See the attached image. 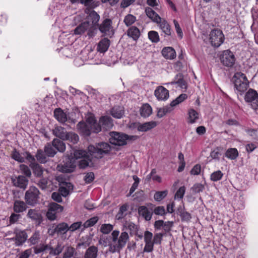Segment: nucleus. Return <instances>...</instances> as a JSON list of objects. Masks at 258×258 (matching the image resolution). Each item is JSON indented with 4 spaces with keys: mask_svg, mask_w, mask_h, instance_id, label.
<instances>
[{
    "mask_svg": "<svg viewBox=\"0 0 258 258\" xmlns=\"http://www.w3.org/2000/svg\"><path fill=\"white\" fill-rule=\"evenodd\" d=\"M27 217L34 221L37 225H40L43 221V217L39 209H31L29 210Z\"/></svg>",
    "mask_w": 258,
    "mask_h": 258,
    "instance_id": "f8f14e48",
    "label": "nucleus"
},
{
    "mask_svg": "<svg viewBox=\"0 0 258 258\" xmlns=\"http://www.w3.org/2000/svg\"><path fill=\"white\" fill-rule=\"evenodd\" d=\"M40 238L39 231H35L30 238L28 239V242H30L32 245H35L38 242Z\"/></svg>",
    "mask_w": 258,
    "mask_h": 258,
    "instance_id": "de8ad7c7",
    "label": "nucleus"
},
{
    "mask_svg": "<svg viewBox=\"0 0 258 258\" xmlns=\"http://www.w3.org/2000/svg\"><path fill=\"white\" fill-rule=\"evenodd\" d=\"M148 38L154 43H157L160 40L158 33L155 31H150L148 32Z\"/></svg>",
    "mask_w": 258,
    "mask_h": 258,
    "instance_id": "603ef678",
    "label": "nucleus"
},
{
    "mask_svg": "<svg viewBox=\"0 0 258 258\" xmlns=\"http://www.w3.org/2000/svg\"><path fill=\"white\" fill-rule=\"evenodd\" d=\"M178 87L181 89L183 92L185 91L187 87V84L183 75L180 74H178Z\"/></svg>",
    "mask_w": 258,
    "mask_h": 258,
    "instance_id": "a18cd8bd",
    "label": "nucleus"
},
{
    "mask_svg": "<svg viewBox=\"0 0 258 258\" xmlns=\"http://www.w3.org/2000/svg\"><path fill=\"white\" fill-rule=\"evenodd\" d=\"M20 169L22 173L27 177H30L31 175V172L28 166L22 164L20 165Z\"/></svg>",
    "mask_w": 258,
    "mask_h": 258,
    "instance_id": "774afa93",
    "label": "nucleus"
},
{
    "mask_svg": "<svg viewBox=\"0 0 258 258\" xmlns=\"http://www.w3.org/2000/svg\"><path fill=\"white\" fill-rule=\"evenodd\" d=\"M76 252V249L70 246H68L63 254V258H72Z\"/></svg>",
    "mask_w": 258,
    "mask_h": 258,
    "instance_id": "49530a36",
    "label": "nucleus"
},
{
    "mask_svg": "<svg viewBox=\"0 0 258 258\" xmlns=\"http://www.w3.org/2000/svg\"><path fill=\"white\" fill-rule=\"evenodd\" d=\"M85 123L88 124V125L91 126L92 127L95 129L93 130L94 133H98L101 131L100 125L93 116H89L88 117Z\"/></svg>",
    "mask_w": 258,
    "mask_h": 258,
    "instance_id": "473e14b6",
    "label": "nucleus"
},
{
    "mask_svg": "<svg viewBox=\"0 0 258 258\" xmlns=\"http://www.w3.org/2000/svg\"><path fill=\"white\" fill-rule=\"evenodd\" d=\"M136 17L132 14H127L124 17L123 22L127 27L131 26L136 21Z\"/></svg>",
    "mask_w": 258,
    "mask_h": 258,
    "instance_id": "c03bdc74",
    "label": "nucleus"
},
{
    "mask_svg": "<svg viewBox=\"0 0 258 258\" xmlns=\"http://www.w3.org/2000/svg\"><path fill=\"white\" fill-rule=\"evenodd\" d=\"M167 190L156 191L154 196V200L156 201L160 202L162 201L167 195Z\"/></svg>",
    "mask_w": 258,
    "mask_h": 258,
    "instance_id": "09e8293b",
    "label": "nucleus"
},
{
    "mask_svg": "<svg viewBox=\"0 0 258 258\" xmlns=\"http://www.w3.org/2000/svg\"><path fill=\"white\" fill-rule=\"evenodd\" d=\"M88 150L89 155L79 161L80 168L84 169L88 166L98 167L99 160L110 151L111 147L107 143L100 142L95 145H89Z\"/></svg>",
    "mask_w": 258,
    "mask_h": 258,
    "instance_id": "f257e3e1",
    "label": "nucleus"
},
{
    "mask_svg": "<svg viewBox=\"0 0 258 258\" xmlns=\"http://www.w3.org/2000/svg\"><path fill=\"white\" fill-rule=\"evenodd\" d=\"M160 29L162 30V32L164 33V34L166 35H170L171 34V28L170 26L167 22L166 20L164 19H161V21L159 22V23H157Z\"/></svg>",
    "mask_w": 258,
    "mask_h": 258,
    "instance_id": "f704fd0d",
    "label": "nucleus"
},
{
    "mask_svg": "<svg viewBox=\"0 0 258 258\" xmlns=\"http://www.w3.org/2000/svg\"><path fill=\"white\" fill-rule=\"evenodd\" d=\"M64 246L62 245L61 242H57L56 246L53 248L51 246V249L49 251V254L52 255H57L59 254L63 250Z\"/></svg>",
    "mask_w": 258,
    "mask_h": 258,
    "instance_id": "79ce46f5",
    "label": "nucleus"
},
{
    "mask_svg": "<svg viewBox=\"0 0 258 258\" xmlns=\"http://www.w3.org/2000/svg\"><path fill=\"white\" fill-rule=\"evenodd\" d=\"M140 113L142 117H148L152 113V108L148 103L143 104L140 107Z\"/></svg>",
    "mask_w": 258,
    "mask_h": 258,
    "instance_id": "c756f323",
    "label": "nucleus"
},
{
    "mask_svg": "<svg viewBox=\"0 0 258 258\" xmlns=\"http://www.w3.org/2000/svg\"><path fill=\"white\" fill-rule=\"evenodd\" d=\"M23 155L24 156V159L26 158V159L30 163V166L31 167L32 165L33 164H36L35 163V158L34 156L32 155L29 152H25L23 153Z\"/></svg>",
    "mask_w": 258,
    "mask_h": 258,
    "instance_id": "052dcab7",
    "label": "nucleus"
},
{
    "mask_svg": "<svg viewBox=\"0 0 258 258\" xmlns=\"http://www.w3.org/2000/svg\"><path fill=\"white\" fill-rule=\"evenodd\" d=\"M52 145L58 152L63 153L66 149V144L63 141L57 138H54L51 142Z\"/></svg>",
    "mask_w": 258,
    "mask_h": 258,
    "instance_id": "393cba45",
    "label": "nucleus"
},
{
    "mask_svg": "<svg viewBox=\"0 0 258 258\" xmlns=\"http://www.w3.org/2000/svg\"><path fill=\"white\" fill-rule=\"evenodd\" d=\"M127 35L134 40H137L141 35L140 30L136 26H131L127 31Z\"/></svg>",
    "mask_w": 258,
    "mask_h": 258,
    "instance_id": "7c9ffc66",
    "label": "nucleus"
},
{
    "mask_svg": "<svg viewBox=\"0 0 258 258\" xmlns=\"http://www.w3.org/2000/svg\"><path fill=\"white\" fill-rule=\"evenodd\" d=\"M139 214L144 217L146 221H150L153 215V211L149 210L146 206H141L138 209Z\"/></svg>",
    "mask_w": 258,
    "mask_h": 258,
    "instance_id": "5701e85b",
    "label": "nucleus"
},
{
    "mask_svg": "<svg viewBox=\"0 0 258 258\" xmlns=\"http://www.w3.org/2000/svg\"><path fill=\"white\" fill-rule=\"evenodd\" d=\"M178 160L180 161L178 166V172L182 171L185 166V162L184 160V155L181 153L178 154Z\"/></svg>",
    "mask_w": 258,
    "mask_h": 258,
    "instance_id": "680f3d73",
    "label": "nucleus"
},
{
    "mask_svg": "<svg viewBox=\"0 0 258 258\" xmlns=\"http://www.w3.org/2000/svg\"><path fill=\"white\" fill-rule=\"evenodd\" d=\"M86 238L87 240L85 241L83 240L84 237H82L80 239V242H79L77 245V247L78 248L80 247L81 246H83L84 248H86L87 247L89 246V245L91 244V240L88 236H87Z\"/></svg>",
    "mask_w": 258,
    "mask_h": 258,
    "instance_id": "bf43d9fd",
    "label": "nucleus"
},
{
    "mask_svg": "<svg viewBox=\"0 0 258 258\" xmlns=\"http://www.w3.org/2000/svg\"><path fill=\"white\" fill-rule=\"evenodd\" d=\"M110 45V40L106 38L102 39L98 44L97 50L101 53L106 52Z\"/></svg>",
    "mask_w": 258,
    "mask_h": 258,
    "instance_id": "72a5a7b5",
    "label": "nucleus"
},
{
    "mask_svg": "<svg viewBox=\"0 0 258 258\" xmlns=\"http://www.w3.org/2000/svg\"><path fill=\"white\" fill-rule=\"evenodd\" d=\"M56 234L58 235H63L69 230V225L65 222H61L55 224Z\"/></svg>",
    "mask_w": 258,
    "mask_h": 258,
    "instance_id": "c9c22d12",
    "label": "nucleus"
},
{
    "mask_svg": "<svg viewBox=\"0 0 258 258\" xmlns=\"http://www.w3.org/2000/svg\"><path fill=\"white\" fill-rule=\"evenodd\" d=\"M15 236L12 238V240L15 241V244L17 246L22 245L26 241L28 235L25 230H16L14 231Z\"/></svg>",
    "mask_w": 258,
    "mask_h": 258,
    "instance_id": "9b49d317",
    "label": "nucleus"
},
{
    "mask_svg": "<svg viewBox=\"0 0 258 258\" xmlns=\"http://www.w3.org/2000/svg\"><path fill=\"white\" fill-rule=\"evenodd\" d=\"M109 142L114 145L123 146L127 144V141H135L138 138L137 136H128L123 133L112 132L109 133Z\"/></svg>",
    "mask_w": 258,
    "mask_h": 258,
    "instance_id": "7ed1b4c3",
    "label": "nucleus"
},
{
    "mask_svg": "<svg viewBox=\"0 0 258 258\" xmlns=\"http://www.w3.org/2000/svg\"><path fill=\"white\" fill-rule=\"evenodd\" d=\"M77 127L83 135L86 136H89L92 133H94L93 130H95L84 121H80L77 124Z\"/></svg>",
    "mask_w": 258,
    "mask_h": 258,
    "instance_id": "a211bd4d",
    "label": "nucleus"
},
{
    "mask_svg": "<svg viewBox=\"0 0 258 258\" xmlns=\"http://www.w3.org/2000/svg\"><path fill=\"white\" fill-rule=\"evenodd\" d=\"M100 31L106 35L109 34L110 30L112 29V21L110 19H105L100 25L98 24Z\"/></svg>",
    "mask_w": 258,
    "mask_h": 258,
    "instance_id": "6ab92c4d",
    "label": "nucleus"
},
{
    "mask_svg": "<svg viewBox=\"0 0 258 258\" xmlns=\"http://www.w3.org/2000/svg\"><path fill=\"white\" fill-rule=\"evenodd\" d=\"M54 116L57 120L61 123H64L68 119L66 113L60 108L54 109Z\"/></svg>",
    "mask_w": 258,
    "mask_h": 258,
    "instance_id": "cd10ccee",
    "label": "nucleus"
},
{
    "mask_svg": "<svg viewBox=\"0 0 258 258\" xmlns=\"http://www.w3.org/2000/svg\"><path fill=\"white\" fill-rule=\"evenodd\" d=\"M146 15L155 23H159L161 21V18L151 8L147 7L145 9Z\"/></svg>",
    "mask_w": 258,
    "mask_h": 258,
    "instance_id": "c85d7f7f",
    "label": "nucleus"
},
{
    "mask_svg": "<svg viewBox=\"0 0 258 258\" xmlns=\"http://www.w3.org/2000/svg\"><path fill=\"white\" fill-rule=\"evenodd\" d=\"M63 210V207L61 205L56 203H51L48 206L46 217L50 221L56 220L57 218V215L62 212Z\"/></svg>",
    "mask_w": 258,
    "mask_h": 258,
    "instance_id": "0eeeda50",
    "label": "nucleus"
},
{
    "mask_svg": "<svg viewBox=\"0 0 258 258\" xmlns=\"http://www.w3.org/2000/svg\"><path fill=\"white\" fill-rule=\"evenodd\" d=\"M85 13L88 14L87 18L92 22L91 26H93L96 28V26H98V21L100 19L99 15L94 10L90 8H87L85 10Z\"/></svg>",
    "mask_w": 258,
    "mask_h": 258,
    "instance_id": "4468645a",
    "label": "nucleus"
},
{
    "mask_svg": "<svg viewBox=\"0 0 258 258\" xmlns=\"http://www.w3.org/2000/svg\"><path fill=\"white\" fill-rule=\"evenodd\" d=\"M98 248L95 245L90 246L87 248L84 255V258H97Z\"/></svg>",
    "mask_w": 258,
    "mask_h": 258,
    "instance_id": "a878e982",
    "label": "nucleus"
},
{
    "mask_svg": "<svg viewBox=\"0 0 258 258\" xmlns=\"http://www.w3.org/2000/svg\"><path fill=\"white\" fill-rule=\"evenodd\" d=\"M224 36L220 30L214 29L210 34V40L212 46L218 47L223 43Z\"/></svg>",
    "mask_w": 258,
    "mask_h": 258,
    "instance_id": "1a4fd4ad",
    "label": "nucleus"
},
{
    "mask_svg": "<svg viewBox=\"0 0 258 258\" xmlns=\"http://www.w3.org/2000/svg\"><path fill=\"white\" fill-rule=\"evenodd\" d=\"M40 192L35 186H30L25 194L26 203L30 206H34L39 203Z\"/></svg>",
    "mask_w": 258,
    "mask_h": 258,
    "instance_id": "423d86ee",
    "label": "nucleus"
},
{
    "mask_svg": "<svg viewBox=\"0 0 258 258\" xmlns=\"http://www.w3.org/2000/svg\"><path fill=\"white\" fill-rule=\"evenodd\" d=\"M154 95L158 100H165L169 98V91L164 87L160 86L155 89Z\"/></svg>",
    "mask_w": 258,
    "mask_h": 258,
    "instance_id": "2eb2a0df",
    "label": "nucleus"
},
{
    "mask_svg": "<svg viewBox=\"0 0 258 258\" xmlns=\"http://www.w3.org/2000/svg\"><path fill=\"white\" fill-rule=\"evenodd\" d=\"M52 134L56 137V138L64 141L66 139L68 132L66 129L61 126H56L52 130Z\"/></svg>",
    "mask_w": 258,
    "mask_h": 258,
    "instance_id": "412c9836",
    "label": "nucleus"
},
{
    "mask_svg": "<svg viewBox=\"0 0 258 258\" xmlns=\"http://www.w3.org/2000/svg\"><path fill=\"white\" fill-rule=\"evenodd\" d=\"M162 55L166 59H172L176 57V51L171 47H165L162 50Z\"/></svg>",
    "mask_w": 258,
    "mask_h": 258,
    "instance_id": "2f4dec72",
    "label": "nucleus"
},
{
    "mask_svg": "<svg viewBox=\"0 0 258 258\" xmlns=\"http://www.w3.org/2000/svg\"><path fill=\"white\" fill-rule=\"evenodd\" d=\"M182 69L183 71L187 70V64L186 61L183 59L182 56H178V70Z\"/></svg>",
    "mask_w": 258,
    "mask_h": 258,
    "instance_id": "e2e57ef3",
    "label": "nucleus"
},
{
    "mask_svg": "<svg viewBox=\"0 0 258 258\" xmlns=\"http://www.w3.org/2000/svg\"><path fill=\"white\" fill-rule=\"evenodd\" d=\"M225 155L229 159L235 160L238 156V152L236 148H229L226 151Z\"/></svg>",
    "mask_w": 258,
    "mask_h": 258,
    "instance_id": "58836bf2",
    "label": "nucleus"
},
{
    "mask_svg": "<svg viewBox=\"0 0 258 258\" xmlns=\"http://www.w3.org/2000/svg\"><path fill=\"white\" fill-rule=\"evenodd\" d=\"M158 124L157 122L155 121H151L144 123H139L137 128L138 131L146 132L155 127Z\"/></svg>",
    "mask_w": 258,
    "mask_h": 258,
    "instance_id": "aec40b11",
    "label": "nucleus"
},
{
    "mask_svg": "<svg viewBox=\"0 0 258 258\" xmlns=\"http://www.w3.org/2000/svg\"><path fill=\"white\" fill-rule=\"evenodd\" d=\"M44 151L47 156L49 157H53L57 153L52 145V143H47L44 148Z\"/></svg>",
    "mask_w": 258,
    "mask_h": 258,
    "instance_id": "4c0bfd02",
    "label": "nucleus"
},
{
    "mask_svg": "<svg viewBox=\"0 0 258 258\" xmlns=\"http://www.w3.org/2000/svg\"><path fill=\"white\" fill-rule=\"evenodd\" d=\"M12 157L15 160L20 163H23L25 162L24 156L23 155L22 156L21 154L17 152L16 150L13 152L12 154Z\"/></svg>",
    "mask_w": 258,
    "mask_h": 258,
    "instance_id": "13d9d810",
    "label": "nucleus"
},
{
    "mask_svg": "<svg viewBox=\"0 0 258 258\" xmlns=\"http://www.w3.org/2000/svg\"><path fill=\"white\" fill-rule=\"evenodd\" d=\"M257 99L258 93L252 89H249L244 96V100L247 102L254 103V101H257Z\"/></svg>",
    "mask_w": 258,
    "mask_h": 258,
    "instance_id": "bb28decb",
    "label": "nucleus"
},
{
    "mask_svg": "<svg viewBox=\"0 0 258 258\" xmlns=\"http://www.w3.org/2000/svg\"><path fill=\"white\" fill-rule=\"evenodd\" d=\"M178 213H180V216L182 221H188L191 219V215L188 212L178 209Z\"/></svg>",
    "mask_w": 258,
    "mask_h": 258,
    "instance_id": "4d7b16f0",
    "label": "nucleus"
},
{
    "mask_svg": "<svg viewBox=\"0 0 258 258\" xmlns=\"http://www.w3.org/2000/svg\"><path fill=\"white\" fill-rule=\"evenodd\" d=\"M73 185L70 182H62L60 184L58 191L62 196L66 197L69 195L70 191L73 189Z\"/></svg>",
    "mask_w": 258,
    "mask_h": 258,
    "instance_id": "4be33fe9",
    "label": "nucleus"
},
{
    "mask_svg": "<svg viewBox=\"0 0 258 258\" xmlns=\"http://www.w3.org/2000/svg\"><path fill=\"white\" fill-rule=\"evenodd\" d=\"M110 114L114 118H121L124 114V111L120 106H114L111 109Z\"/></svg>",
    "mask_w": 258,
    "mask_h": 258,
    "instance_id": "e433bc0d",
    "label": "nucleus"
},
{
    "mask_svg": "<svg viewBox=\"0 0 258 258\" xmlns=\"http://www.w3.org/2000/svg\"><path fill=\"white\" fill-rule=\"evenodd\" d=\"M27 203L22 201L16 200L14 202L13 210L16 213H22L27 208Z\"/></svg>",
    "mask_w": 258,
    "mask_h": 258,
    "instance_id": "b1692460",
    "label": "nucleus"
},
{
    "mask_svg": "<svg viewBox=\"0 0 258 258\" xmlns=\"http://www.w3.org/2000/svg\"><path fill=\"white\" fill-rule=\"evenodd\" d=\"M133 178V179L134 180L135 182L133 184L132 187L130 188V195H132L135 191V190L137 188L139 181H140V179L137 176L134 175Z\"/></svg>",
    "mask_w": 258,
    "mask_h": 258,
    "instance_id": "69168bd1",
    "label": "nucleus"
},
{
    "mask_svg": "<svg viewBox=\"0 0 258 258\" xmlns=\"http://www.w3.org/2000/svg\"><path fill=\"white\" fill-rule=\"evenodd\" d=\"M98 221V217L95 216L87 220L83 224L85 228H88L94 226Z\"/></svg>",
    "mask_w": 258,
    "mask_h": 258,
    "instance_id": "864d4df0",
    "label": "nucleus"
},
{
    "mask_svg": "<svg viewBox=\"0 0 258 258\" xmlns=\"http://www.w3.org/2000/svg\"><path fill=\"white\" fill-rule=\"evenodd\" d=\"M153 212L157 215L163 216L166 214V211L163 206H158L154 208Z\"/></svg>",
    "mask_w": 258,
    "mask_h": 258,
    "instance_id": "338daca9",
    "label": "nucleus"
},
{
    "mask_svg": "<svg viewBox=\"0 0 258 258\" xmlns=\"http://www.w3.org/2000/svg\"><path fill=\"white\" fill-rule=\"evenodd\" d=\"M35 176L41 177L43 174V170L42 167L38 163L33 164L31 167Z\"/></svg>",
    "mask_w": 258,
    "mask_h": 258,
    "instance_id": "37998d69",
    "label": "nucleus"
},
{
    "mask_svg": "<svg viewBox=\"0 0 258 258\" xmlns=\"http://www.w3.org/2000/svg\"><path fill=\"white\" fill-rule=\"evenodd\" d=\"M98 124L100 125L101 130L110 129L113 125L112 118L108 116H102L100 118Z\"/></svg>",
    "mask_w": 258,
    "mask_h": 258,
    "instance_id": "f3484780",
    "label": "nucleus"
},
{
    "mask_svg": "<svg viewBox=\"0 0 258 258\" xmlns=\"http://www.w3.org/2000/svg\"><path fill=\"white\" fill-rule=\"evenodd\" d=\"M113 226L110 224H103L101 226L100 231L105 234H108L113 229Z\"/></svg>",
    "mask_w": 258,
    "mask_h": 258,
    "instance_id": "5fc2aeb1",
    "label": "nucleus"
},
{
    "mask_svg": "<svg viewBox=\"0 0 258 258\" xmlns=\"http://www.w3.org/2000/svg\"><path fill=\"white\" fill-rule=\"evenodd\" d=\"M51 249V245L50 244H42L39 247H34V252L35 253L38 254L41 252H44L46 250L50 251Z\"/></svg>",
    "mask_w": 258,
    "mask_h": 258,
    "instance_id": "3c124183",
    "label": "nucleus"
},
{
    "mask_svg": "<svg viewBox=\"0 0 258 258\" xmlns=\"http://www.w3.org/2000/svg\"><path fill=\"white\" fill-rule=\"evenodd\" d=\"M220 59L222 64L227 67H232L236 60L233 53L228 49L222 51L220 55Z\"/></svg>",
    "mask_w": 258,
    "mask_h": 258,
    "instance_id": "6e6552de",
    "label": "nucleus"
},
{
    "mask_svg": "<svg viewBox=\"0 0 258 258\" xmlns=\"http://www.w3.org/2000/svg\"><path fill=\"white\" fill-rule=\"evenodd\" d=\"M66 136V139H64V141H69L73 144H77L79 140L78 135L72 132H68Z\"/></svg>",
    "mask_w": 258,
    "mask_h": 258,
    "instance_id": "ea45409f",
    "label": "nucleus"
},
{
    "mask_svg": "<svg viewBox=\"0 0 258 258\" xmlns=\"http://www.w3.org/2000/svg\"><path fill=\"white\" fill-rule=\"evenodd\" d=\"M76 167V163L73 158H67L63 163L58 165L57 169L63 173H71L74 171Z\"/></svg>",
    "mask_w": 258,
    "mask_h": 258,
    "instance_id": "9d476101",
    "label": "nucleus"
},
{
    "mask_svg": "<svg viewBox=\"0 0 258 258\" xmlns=\"http://www.w3.org/2000/svg\"><path fill=\"white\" fill-rule=\"evenodd\" d=\"M189 121L192 123L196 122L199 118L198 113L194 109H190L188 111Z\"/></svg>",
    "mask_w": 258,
    "mask_h": 258,
    "instance_id": "8fccbe9b",
    "label": "nucleus"
},
{
    "mask_svg": "<svg viewBox=\"0 0 258 258\" xmlns=\"http://www.w3.org/2000/svg\"><path fill=\"white\" fill-rule=\"evenodd\" d=\"M223 174L220 170H217L212 173L210 176L212 181H217L220 180L223 177Z\"/></svg>",
    "mask_w": 258,
    "mask_h": 258,
    "instance_id": "6e6d98bb",
    "label": "nucleus"
},
{
    "mask_svg": "<svg viewBox=\"0 0 258 258\" xmlns=\"http://www.w3.org/2000/svg\"><path fill=\"white\" fill-rule=\"evenodd\" d=\"M13 185L16 187L25 189L28 184L29 180L24 175H19L17 177L11 178Z\"/></svg>",
    "mask_w": 258,
    "mask_h": 258,
    "instance_id": "ddd939ff",
    "label": "nucleus"
},
{
    "mask_svg": "<svg viewBox=\"0 0 258 258\" xmlns=\"http://www.w3.org/2000/svg\"><path fill=\"white\" fill-rule=\"evenodd\" d=\"M96 28L91 26V24L88 21L80 23L74 30V34L76 35H82L86 32L89 37H93L95 34Z\"/></svg>",
    "mask_w": 258,
    "mask_h": 258,
    "instance_id": "20e7f679",
    "label": "nucleus"
},
{
    "mask_svg": "<svg viewBox=\"0 0 258 258\" xmlns=\"http://www.w3.org/2000/svg\"><path fill=\"white\" fill-rule=\"evenodd\" d=\"M47 155L41 149H38L35 155L37 160L40 163H45L47 162L46 159Z\"/></svg>",
    "mask_w": 258,
    "mask_h": 258,
    "instance_id": "a19ab883",
    "label": "nucleus"
},
{
    "mask_svg": "<svg viewBox=\"0 0 258 258\" xmlns=\"http://www.w3.org/2000/svg\"><path fill=\"white\" fill-rule=\"evenodd\" d=\"M177 105V98L173 100L169 105L163 108L158 109L157 116L161 118L164 116L167 112H169L173 110V107Z\"/></svg>",
    "mask_w": 258,
    "mask_h": 258,
    "instance_id": "dca6fc26",
    "label": "nucleus"
},
{
    "mask_svg": "<svg viewBox=\"0 0 258 258\" xmlns=\"http://www.w3.org/2000/svg\"><path fill=\"white\" fill-rule=\"evenodd\" d=\"M119 231L114 230L108 238L102 237L99 240V243L104 246H108V251L110 253H120V250L125 246L129 240V236L126 232H122L120 235Z\"/></svg>",
    "mask_w": 258,
    "mask_h": 258,
    "instance_id": "f03ea898",
    "label": "nucleus"
},
{
    "mask_svg": "<svg viewBox=\"0 0 258 258\" xmlns=\"http://www.w3.org/2000/svg\"><path fill=\"white\" fill-rule=\"evenodd\" d=\"M234 84L236 90L240 93H243L249 86V81L246 76L241 73H236L234 76Z\"/></svg>",
    "mask_w": 258,
    "mask_h": 258,
    "instance_id": "39448f33",
    "label": "nucleus"
},
{
    "mask_svg": "<svg viewBox=\"0 0 258 258\" xmlns=\"http://www.w3.org/2000/svg\"><path fill=\"white\" fill-rule=\"evenodd\" d=\"M87 153L83 150H75L74 153V157L76 159L85 158L86 156Z\"/></svg>",
    "mask_w": 258,
    "mask_h": 258,
    "instance_id": "0e129e2a",
    "label": "nucleus"
}]
</instances>
